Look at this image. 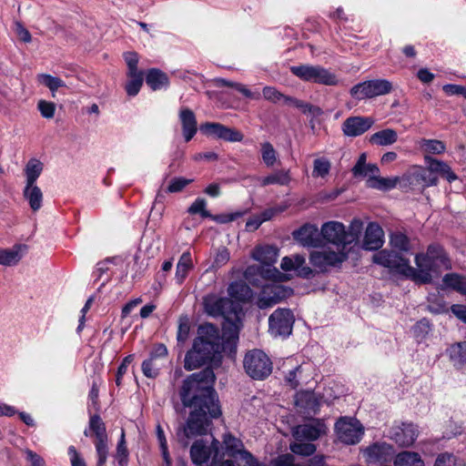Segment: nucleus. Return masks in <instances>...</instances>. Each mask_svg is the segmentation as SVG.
<instances>
[{
  "label": "nucleus",
  "mask_w": 466,
  "mask_h": 466,
  "mask_svg": "<svg viewBox=\"0 0 466 466\" xmlns=\"http://www.w3.org/2000/svg\"><path fill=\"white\" fill-rule=\"evenodd\" d=\"M221 336L218 326L206 322L198 328V336L184 360L185 370L190 371L206 366L199 372L190 374L179 389L182 405L188 409L184 423L177 429V438L183 448L198 436L211 433L213 420L222 416L218 394L214 388L213 368L220 366Z\"/></svg>",
  "instance_id": "f257e3e1"
},
{
  "label": "nucleus",
  "mask_w": 466,
  "mask_h": 466,
  "mask_svg": "<svg viewBox=\"0 0 466 466\" xmlns=\"http://www.w3.org/2000/svg\"><path fill=\"white\" fill-rule=\"evenodd\" d=\"M414 262L418 268L419 274L423 278L421 284H431L432 274H439L441 269L451 268V260L444 247L440 243H431L426 252H419L415 255Z\"/></svg>",
  "instance_id": "f03ea898"
},
{
  "label": "nucleus",
  "mask_w": 466,
  "mask_h": 466,
  "mask_svg": "<svg viewBox=\"0 0 466 466\" xmlns=\"http://www.w3.org/2000/svg\"><path fill=\"white\" fill-rule=\"evenodd\" d=\"M373 262L389 268L393 275H400L415 284L422 285L423 278L420 276L418 268L410 265V259L397 251L381 249L373 256Z\"/></svg>",
  "instance_id": "7ed1b4c3"
},
{
  "label": "nucleus",
  "mask_w": 466,
  "mask_h": 466,
  "mask_svg": "<svg viewBox=\"0 0 466 466\" xmlns=\"http://www.w3.org/2000/svg\"><path fill=\"white\" fill-rule=\"evenodd\" d=\"M202 304L204 311L208 316L213 318L222 317L226 325H235V322H241L242 307L229 298L218 297L210 293L203 298Z\"/></svg>",
  "instance_id": "20e7f679"
},
{
  "label": "nucleus",
  "mask_w": 466,
  "mask_h": 466,
  "mask_svg": "<svg viewBox=\"0 0 466 466\" xmlns=\"http://www.w3.org/2000/svg\"><path fill=\"white\" fill-rule=\"evenodd\" d=\"M84 435L94 438L96 466H105L109 453L108 435L106 423L98 413L89 415L88 428L85 429Z\"/></svg>",
  "instance_id": "39448f33"
},
{
  "label": "nucleus",
  "mask_w": 466,
  "mask_h": 466,
  "mask_svg": "<svg viewBox=\"0 0 466 466\" xmlns=\"http://www.w3.org/2000/svg\"><path fill=\"white\" fill-rule=\"evenodd\" d=\"M243 367L250 378L263 380L271 374L273 364L263 350L255 349L246 353Z\"/></svg>",
  "instance_id": "423d86ee"
},
{
  "label": "nucleus",
  "mask_w": 466,
  "mask_h": 466,
  "mask_svg": "<svg viewBox=\"0 0 466 466\" xmlns=\"http://www.w3.org/2000/svg\"><path fill=\"white\" fill-rule=\"evenodd\" d=\"M291 73L299 78L323 86H337L339 80L337 76L330 70L321 66L299 65L290 68Z\"/></svg>",
  "instance_id": "0eeeda50"
},
{
  "label": "nucleus",
  "mask_w": 466,
  "mask_h": 466,
  "mask_svg": "<svg viewBox=\"0 0 466 466\" xmlns=\"http://www.w3.org/2000/svg\"><path fill=\"white\" fill-rule=\"evenodd\" d=\"M295 316L290 309L278 308L268 317V333L274 338L287 339L292 334Z\"/></svg>",
  "instance_id": "6e6552de"
},
{
  "label": "nucleus",
  "mask_w": 466,
  "mask_h": 466,
  "mask_svg": "<svg viewBox=\"0 0 466 466\" xmlns=\"http://www.w3.org/2000/svg\"><path fill=\"white\" fill-rule=\"evenodd\" d=\"M335 431L338 439L345 444L360 442L364 433L362 425L355 419L339 418L335 423Z\"/></svg>",
  "instance_id": "1a4fd4ad"
},
{
  "label": "nucleus",
  "mask_w": 466,
  "mask_h": 466,
  "mask_svg": "<svg viewBox=\"0 0 466 466\" xmlns=\"http://www.w3.org/2000/svg\"><path fill=\"white\" fill-rule=\"evenodd\" d=\"M201 134L208 137L221 139L226 142H241L244 138L242 132L235 127H229L218 122H205L199 126Z\"/></svg>",
  "instance_id": "9d476101"
},
{
  "label": "nucleus",
  "mask_w": 466,
  "mask_h": 466,
  "mask_svg": "<svg viewBox=\"0 0 466 466\" xmlns=\"http://www.w3.org/2000/svg\"><path fill=\"white\" fill-rule=\"evenodd\" d=\"M262 91L266 98L274 102L283 98L286 104H290L292 106L299 109L304 115H311L313 117H317L323 114V110L319 106L292 96H285L278 89H262Z\"/></svg>",
  "instance_id": "9b49d317"
},
{
  "label": "nucleus",
  "mask_w": 466,
  "mask_h": 466,
  "mask_svg": "<svg viewBox=\"0 0 466 466\" xmlns=\"http://www.w3.org/2000/svg\"><path fill=\"white\" fill-rule=\"evenodd\" d=\"M347 259L346 253L335 251H313L309 256V262L313 267L325 271L328 266H338Z\"/></svg>",
  "instance_id": "f8f14e48"
},
{
  "label": "nucleus",
  "mask_w": 466,
  "mask_h": 466,
  "mask_svg": "<svg viewBox=\"0 0 466 466\" xmlns=\"http://www.w3.org/2000/svg\"><path fill=\"white\" fill-rule=\"evenodd\" d=\"M322 241L332 243L337 246H346V229L343 223L339 221H329L322 225L320 230Z\"/></svg>",
  "instance_id": "ddd939ff"
},
{
  "label": "nucleus",
  "mask_w": 466,
  "mask_h": 466,
  "mask_svg": "<svg viewBox=\"0 0 466 466\" xmlns=\"http://www.w3.org/2000/svg\"><path fill=\"white\" fill-rule=\"evenodd\" d=\"M293 238L304 247L319 248L323 246L320 231L315 225L305 224L292 233Z\"/></svg>",
  "instance_id": "4468645a"
},
{
  "label": "nucleus",
  "mask_w": 466,
  "mask_h": 466,
  "mask_svg": "<svg viewBox=\"0 0 466 466\" xmlns=\"http://www.w3.org/2000/svg\"><path fill=\"white\" fill-rule=\"evenodd\" d=\"M212 441L210 445H208V441L203 439L196 440L189 451L190 459L195 465H203L207 463L210 458H213L215 454L214 442L218 441L212 435Z\"/></svg>",
  "instance_id": "2eb2a0df"
},
{
  "label": "nucleus",
  "mask_w": 466,
  "mask_h": 466,
  "mask_svg": "<svg viewBox=\"0 0 466 466\" xmlns=\"http://www.w3.org/2000/svg\"><path fill=\"white\" fill-rule=\"evenodd\" d=\"M374 120L367 116H350L342 123L343 134L347 137H359L368 131Z\"/></svg>",
  "instance_id": "dca6fc26"
},
{
  "label": "nucleus",
  "mask_w": 466,
  "mask_h": 466,
  "mask_svg": "<svg viewBox=\"0 0 466 466\" xmlns=\"http://www.w3.org/2000/svg\"><path fill=\"white\" fill-rule=\"evenodd\" d=\"M407 180L412 187H418L420 188L437 186L439 183L438 176L432 174L429 167L414 169L408 175Z\"/></svg>",
  "instance_id": "f3484780"
},
{
  "label": "nucleus",
  "mask_w": 466,
  "mask_h": 466,
  "mask_svg": "<svg viewBox=\"0 0 466 466\" xmlns=\"http://www.w3.org/2000/svg\"><path fill=\"white\" fill-rule=\"evenodd\" d=\"M124 58L127 66V75L129 82L127 87H141L144 82V73L138 70V55L135 52L124 54Z\"/></svg>",
  "instance_id": "a211bd4d"
},
{
  "label": "nucleus",
  "mask_w": 466,
  "mask_h": 466,
  "mask_svg": "<svg viewBox=\"0 0 466 466\" xmlns=\"http://www.w3.org/2000/svg\"><path fill=\"white\" fill-rule=\"evenodd\" d=\"M384 232L376 222L369 223L363 239V248L367 250H378L384 243Z\"/></svg>",
  "instance_id": "6ab92c4d"
},
{
  "label": "nucleus",
  "mask_w": 466,
  "mask_h": 466,
  "mask_svg": "<svg viewBox=\"0 0 466 466\" xmlns=\"http://www.w3.org/2000/svg\"><path fill=\"white\" fill-rule=\"evenodd\" d=\"M295 405L307 413L316 415L321 406L320 398L314 391H299L296 394Z\"/></svg>",
  "instance_id": "aec40b11"
},
{
  "label": "nucleus",
  "mask_w": 466,
  "mask_h": 466,
  "mask_svg": "<svg viewBox=\"0 0 466 466\" xmlns=\"http://www.w3.org/2000/svg\"><path fill=\"white\" fill-rule=\"evenodd\" d=\"M418 434L416 425L403 422L400 427L395 430L393 440L400 447H410L415 442Z\"/></svg>",
  "instance_id": "412c9836"
},
{
  "label": "nucleus",
  "mask_w": 466,
  "mask_h": 466,
  "mask_svg": "<svg viewBox=\"0 0 466 466\" xmlns=\"http://www.w3.org/2000/svg\"><path fill=\"white\" fill-rule=\"evenodd\" d=\"M446 355L455 370H466V340L451 344Z\"/></svg>",
  "instance_id": "4be33fe9"
},
{
  "label": "nucleus",
  "mask_w": 466,
  "mask_h": 466,
  "mask_svg": "<svg viewBox=\"0 0 466 466\" xmlns=\"http://www.w3.org/2000/svg\"><path fill=\"white\" fill-rule=\"evenodd\" d=\"M424 160L427 166H429V168L431 170L432 174L441 176L449 183H452L458 179V176L446 162L428 155H425Z\"/></svg>",
  "instance_id": "5701e85b"
},
{
  "label": "nucleus",
  "mask_w": 466,
  "mask_h": 466,
  "mask_svg": "<svg viewBox=\"0 0 466 466\" xmlns=\"http://www.w3.org/2000/svg\"><path fill=\"white\" fill-rule=\"evenodd\" d=\"M228 294L235 303H247L253 298V290L243 280H236L228 287Z\"/></svg>",
  "instance_id": "b1692460"
},
{
  "label": "nucleus",
  "mask_w": 466,
  "mask_h": 466,
  "mask_svg": "<svg viewBox=\"0 0 466 466\" xmlns=\"http://www.w3.org/2000/svg\"><path fill=\"white\" fill-rule=\"evenodd\" d=\"M179 119L182 126V133L186 142H189L198 131V123L194 112L183 107L179 111Z\"/></svg>",
  "instance_id": "393cba45"
},
{
  "label": "nucleus",
  "mask_w": 466,
  "mask_h": 466,
  "mask_svg": "<svg viewBox=\"0 0 466 466\" xmlns=\"http://www.w3.org/2000/svg\"><path fill=\"white\" fill-rule=\"evenodd\" d=\"M321 435V424L317 420L316 424H302L297 426L293 431L296 441H316Z\"/></svg>",
  "instance_id": "a878e982"
},
{
  "label": "nucleus",
  "mask_w": 466,
  "mask_h": 466,
  "mask_svg": "<svg viewBox=\"0 0 466 466\" xmlns=\"http://www.w3.org/2000/svg\"><path fill=\"white\" fill-rule=\"evenodd\" d=\"M238 322H235V325H229V332L226 324H223V336H221V346L220 354L223 351L228 350L229 353L235 354L237 351V343L238 339Z\"/></svg>",
  "instance_id": "bb28decb"
},
{
  "label": "nucleus",
  "mask_w": 466,
  "mask_h": 466,
  "mask_svg": "<svg viewBox=\"0 0 466 466\" xmlns=\"http://www.w3.org/2000/svg\"><path fill=\"white\" fill-rule=\"evenodd\" d=\"M194 268L192 256L189 251H185L180 256L176 267L175 280L178 285H182L187 278L190 270Z\"/></svg>",
  "instance_id": "cd10ccee"
},
{
  "label": "nucleus",
  "mask_w": 466,
  "mask_h": 466,
  "mask_svg": "<svg viewBox=\"0 0 466 466\" xmlns=\"http://www.w3.org/2000/svg\"><path fill=\"white\" fill-rule=\"evenodd\" d=\"M221 452H224V456L228 455L230 458H236L239 453H245L250 455L247 451H241L242 442L240 440L234 437L230 432L224 434L223 442L220 443Z\"/></svg>",
  "instance_id": "c85d7f7f"
},
{
  "label": "nucleus",
  "mask_w": 466,
  "mask_h": 466,
  "mask_svg": "<svg viewBox=\"0 0 466 466\" xmlns=\"http://www.w3.org/2000/svg\"><path fill=\"white\" fill-rule=\"evenodd\" d=\"M25 248V245L15 244L12 248H0V265H16L22 259L21 249Z\"/></svg>",
  "instance_id": "c756f323"
},
{
  "label": "nucleus",
  "mask_w": 466,
  "mask_h": 466,
  "mask_svg": "<svg viewBox=\"0 0 466 466\" xmlns=\"http://www.w3.org/2000/svg\"><path fill=\"white\" fill-rule=\"evenodd\" d=\"M277 257L278 249L273 246L257 247L253 253V258L267 267L273 266Z\"/></svg>",
  "instance_id": "7c9ffc66"
},
{
  "label": "nucleus",
  "mask_w": 466,
  "mask_h": 466,
  "mask_svg": "<svg viewBox=\"0 0 466 466\" xmlns=\"http://www.w3.org/2000/svg\"><path fill=\"white\" fill-rule=\"evenodd\" d=\"M442 286L466 295V277L458 273H447L442 278Z\"/></svg>",
  "instance_id": "2f4dec72"
},
{
  "label": "nucleus",
  "mask_w": 466,
  "mask_h": 466,
  "mask_svg": "<svg viewBox=\"0 0 466 466\" xmlns=\"http://www.w3.org/2000/svg\"><path fill=\"white\" fill-rule=\"evenodd\" d=\"M24 198L28 201L33 211H37L42 207L43 193L39 187L35 184L29 186L25 184L23 191Z\"/></svg>",
  "instance_id": "473e14b6"
},
{
  "label": "nucleus",
  "mask_w": 466,
  "mask_h": 466,
  "mask_svg": "<svg viewBox=\"0 0 466 466\" xmlns=\"http://www.w3.org/2000/svg\"><path fill=\"white\" fill-rule=\"evenodd\" d=\"M397 139V132L391 128H386L371 135L370 142L377 146H389L395 143Z\"/></svg>",
  "instance_id": "72a5a7b5"
},
{
  "label": "nucleus",
  "mask_w": 466,
  "mask_h": 466,
  "mask_svg": "<svg viewBox=\"0 0 466 466\" xmlns=\"http://www.w3.org/2000/svg\"><path fill=\"white\" fill-rule=\"evenodd\" d=\"M395 466H424L420 455L414 451H401L397 454L394 460Z\"/></svg>",
  "instance_id": "f704fd0d"
},
{
  "label": "nucleus",
  "mask_w": 466,
  "mask_h": 466,
  "mask_svg": "<svg viewBox=\"0 0 466 466\" xmlns=\"http://www.w3.org/2000/svg\"><path fill=\"white\" fill-rule=\"evenodd\" d=\"M398 177H382L370 176L367 180V186L371 188L388 191L394 188L398 184Z\"/></svg>",
  "instance_id": "c9c22d12"
},
{
  "label": "nucleus",
  "mask_w": 466,
  "mask_h": 466,
  "mask_svg": "<svg viewBox=\"0 0 466 466\" xmlns=\"http://www.w3.org/2000/svg\"><path fill=\"white\" fill-rule=\"evenodd\" d=\"M390 244L400 252L408 253L411 249L410 238L401 231H394L390 234Z\"/></svg>",
  "instance_id": "e433bc0d"
},
{
  "label": "nucleus",
  "mask_w": 466,
  "mask_h": 466,
  "mask_svg": "<svg viewBox=\"0 0 466 466\" xmlns=\"http://www.w3.org/2000/svg\"><path fill=\"white\" fill-rule=\"evenodd\" d=\"M118 466H127L129 461V451L126 441L125 430L121 429V434L116 444V453L114 455Z\"/></svg>",
  "instance_id": "4c0bfd02"
},
{
  "label": "nucleus",
  "mask_w": 466,
  "mask_h": 466,
  "mask_svg": "<svg viewBox=\"0 0 466 466\" xmlns=\"http://www.w3.org/2000/svg\"><path fill=\"white\" fill-rule=\"evenodd\" d=\"M147 85L151 87H158L169 85L168 77L166 73L157 68H151L147 70L146 76L144 75Z\"/></svg>",
  "instance_id": "58836bf2"
},
{
  "label": "nucleus",
  "mask_w": 466,
  "mask_h": 466,
  "mask_svg": "<svg viewBox=\"0 0 466 466\" xmlns=\"http://www.w3.org/2000/svg\"><path fill=\"white\" fill-rule=\"evenodd\" d=\"M43 170V163L37 159H30L25 167L26 184L29 186L35 184Z\"/></svg>",
  "instance_id": "ea45409f"
},
{
  "label": "nucleus",
  "mask_w": 466,
  "mask_h": 466,
  "mask_svg": "<svg viewBox=\"0 0 466 466\" xmlns=\"http://www.w3.org/2000/svg\"><path fill=\"white\" fill-rule=\"evenodd\" d=\"M431 329V323L427 318L418 320L412 327L413 337L418 342L424 340Z\"/></svg>",
  "instance_id": "a19ab883"
},
{
  "label": "nucleus",
  "mask_w": 466,
  "mask_h": 466,
  "mask_svg": "<svg viewBox=\"0 0 466 466\" xmlns=\"http://www.w3.org/2000/svg\"><path fill=\"white\" fill-rule=\"evenodd\" d=\"M420 148L426 154H442L446 150L444 142L437 139H425L420 141Z\"/></svg>",
  "instance_id": "79ce46f5"
},
{
  "label": "nucleus",
  "mask_w": 466,
  "mask_h": 466,
  "mask_svg": "<svg viewBox=\"0 0 466 466\" xmlns=\"http://www.w3.org/2000/svg\"><path fill=\"white\" fill-rule=\"evenodd\" d=\"M141 370L145 377L148 379H156L159 376L161 367L157 360L151 358L146 359L141 364Z\"/></svg>",
  "instance_id": "37998d69"
},
{
  "label": "nucleus",
  "mask_w": 466,
  "mask_h": 466,
  "mask_svg": "<svg viewBox=\"0 0 466 466\" xmlns=\"http://www.w3.org/2000/svg\"><path fill=\"white\" fill-rule=\"evenodd\" d=\"M290 451L297 455L310 456L316 451V445L303 441H296L290 444Z\"/></svg>",
  "instance_id": "c03bdc74"
},
{
  "label": "nucleus",
  "mask_w": 466,
  "mask_h": 466,
  "mask_svg": "<svg viewBox=\"0 0 466 466\" xmlns=\"http://www.w3.org/2000/svg\"><path fill=\"white\" fill-rule=\"evenodd\" d=\"M207 201L205 198H198L187 208V213L190 215L199 214L203 218H209L211 217L210 211L206 209Z\"/></svg>",
  "instance_id": "a18cd8bd"
},
{
  "label": "nucleus",
  "mask_w": 466,
  "mask_h": 466,
  "mask_svg": "<svg viewBox=\"0 0 466 466\" xmlns=\"http://www.w3.org/2000/svg\"><path fill=\"white\" fill-rule=\"evenodd\" d=\"M363 228V223L360 219L354 218L350 226V230L346 231V246L358 240Z\"/></svg>",
  "instance_id": "49530a36"
},
{
  "label": "nucleus",
  "mask_w": 466,
  "mask_h": 466,
  "mask_svg": "<svg viewBox=\"0 0 466 466\" xmlns=\"http://www.w3.org/2000/svg\"><path fill=\"white\" fill-rule=\"evenodd\" d=\"M261 157L267 167H272L277 161V152L269 142L261 145Z\"/></svg>",
  "instance_id": "de8ad7c7"
},
{
  "label": "nucleus",
  "mask_w": 466,
  "mask_h": 466,
  "mask_svg": "<svg viewBox=\"0 0 466 466\" xmlns=\"http://www.w3.org/2000/svg\"><path fill=\"white\" fill-rule=\"evenodd\" d=\"M215 454L209 466H236L232 460H224V452H221L220 441L214 442Z\"/></svg>",
  "instance_id": "09e8293b"
},
{
  "label": "nucleus",
  "mask_w": 466,
  "mask_h": 466,
  "mask_svg": "<svg viewBox=\"0 0 466 466\" xmlns=\"http://www.w3.org/2000/svg\"><path fill=\"white\" fill-rule=\"evenodd\" d=\"M193 182V179L186 178L183 177H173L167 189V193H178L181 192L187 186L190 185Z\"/></svg>",
  "instance_id": "8fccbe9b"
},
{
  "label": "nucleus",
  "mask_w": 466,
  "mask_h": 466,
  "mask_svg": "<svg viewBox=\"0 0 466 466\" xmlns=\"http://www.w3.org/2000/svg\"><path fill=\"white\" fill-rule=\"evenodd\" d=\"M190 331V323L187 316H181L178 319V328L177 332V339L179 343H184L188 339Z\"/></svg>",
  "instance_id": "3c124183"
},
{
  "label": "nucleus",
  "mask_w": 466,
  "mask_h": 466,
  "mask_svg": "<svg viewBox=\"0 0 466 466\" xmlns=\"http://www.w3.org/2000/svg\"><path fill=\"white\" fill-rule=\"evenodd\" d=\"M289 182V177L288 173L285 172H277L271 175H268L262 179V185L268 186V185H281L285 186L288 185Z\"/></svg>",
  "instance_id": "603ef678"
},
{
  "label": "nucleus",
  "mask_w": 466,
  "mask_h": 466,
  "mask_svg": "<svg viewBox=\"0 0 466 466\" xmlns=\"http://www.w3.org/2000/svg\"><path fill=\"white\" fill-rule=\"evenodd\" d=\"M246 213H247V211L244 210V211H235L232 213H222V214H217V215L211 214V217H209V218L218 224H227V223L237 220L238 218L243 217Z\"/></svg>",
  "instance_id": "864d4df0"
},
{
  "label": "nucleus",
  "mask_w": 466,
  "mask_h": 466,
  "mask_svg": "<svg viewBox=\"0 0 466 466\" xmlns=\"http://www.w3.org/2000/svg\"><path fill=\"white\" fill-rule=\"evenodd\" d=\"M37 84L46 87H66V85L60 78L46 74L37 76Z\"/></svg>",
  "instance_id": "5fc2aeb1"
},
{
  "label": "nucleus",
  "mask_w": 466,
  "mask_h": 466,
  "mask_svg": "<svg viewBox=\"0 0 466 466\" xmlns=\"http://www.w3.org/2000/svg\"><path fill=\"white\" fill-rule=\"evenodd\" d=\"M266 289L270 293V296L276 299L277 304L285 299L292 292L291 289H287L281 285L266 288Z\"/></svg>",
  "instance_id": "6e6d98bb"
},
{
  "label": "nucleus",
  "mask_w": 466,
  "mask_h": 466,
  "mask_svg": "<svg viewBox=\"0 0 466 466\" xmlns=\"http://www.w3.org/2000/svg\"><path fill=\"white\" fill-rule=\"evenodd\" d=\"M330 169V164L328 160L317 158L313 163V176L324 177Z\"/></svg>",
  "instance_id": "4d7b16f0"
},
{
  "label": "nucleus",
  "mask_w": 466,
  "mask_h": 466,
  "mask_svg": "<svg viewBox=\"0 0 466 466\" xmlns=\"http://www.w3.org/2000/svg\"><path fill=\"white\" fill-rule=\"evenodd\" d=\"M276 299L270 296V293L268 292L266 289H264L258 298L257 305L260 309H266L268 308H272L275 306Z\"/></svg>",
  "instance_id": "13d9d810"
},
{
  "label": "nucleus",
  "mask_w": 466,
  "mask_h": 466,
  "mask_svg": "<svg viewBox=\"0 0 466 466\" xmlns=\"http://www.w3.org/2000/svg\"><path fill=\"white\" fill-rule=\"evenodd\" d=\"M385 451V444L373 443L368 447L367 454L370 459L380 461L384 458Z\"/></svg>",
  "instance_id": "bf43d9fd"
},
{
  "label": "nucleus",
  "mask_w": 466,
  "mask_h": 466,
  "mask_svg": "<svg viewBox=\"0 0 466 466\" xmlns=\"http://www.w3.org/2000/svg\"><path fill=\"white\" fill-rule=\"evenodd\" d=\"M37 108L45 118H52L55 116L56 106L53 102L40 100L37 104Z\"/></svg>",
  "instance_id": "052dcab7"
},
{
  "label": "nucleus",
  "mask_w": 466,
  "mask_h": 466,
  "mask_svg": "<svg viewBox=\"0 0 466 466\" xmlns=\"http://www.w3.org/2000/svg\"><path fill=\"white\" fill-rule=\"evenodd\" d=\"M168 355V350H167V348L165 344L163 343H156L153 345L150 352H149V358L153 359V360H161V359H166Z\"/></svg>",
  "instance_id": "680f3d73"
},
{
  "label": "nucleus",
  "mask_w": 466,
  "mask_h": 466,
  "mask_svg": "<svg viewBox=\"0 0 466 466\" xmlns=\"http://www.w3.org/2000/svg\"><path fill=\"white\" fill-rule=\"evenodd\" d=\"M434 466H456V457L449 452L441 453L436 458Z\"/></svg>",
  "instance_id": "e2e57ef3"
},
{
  "label": "nucleus",
  "mask_w": 466,
  "mask_h": 466,
  "mask_svg": "<svg viewBox=\"0 0 466 466\" xmlns=\"http://www.w3.org/2000/svg\"><path fill=\"white\" fill-rule=\"evenodd\" d=\"M391 83L385 79L367 80L355 85L353 87H391Z\"/></svg>",
  "instance_id": "0e129e2a"
},
{
  "label": "nucleus",
  "mask_w": 466,
  "mask_h": 466,
  "mask_svg": "<svg viewBox=\"0 0 466 466\" xmlns=\"http://www.w3.org/2000/svg\"><path fill=\"white\" fill-rule=\"evenodd\" d=\"M101 384V380H94L91 385V389L88 393V398L92 401V404L95 406L96 410L99 409V387Z\"/></svg>",
  "instance_id": "69168bd1"
},
{
  "label": "nucleus",
  "mask_w": 466,
  "mask_h": 466,
  "mask_svg": "<svg viewBox=\"0 0 466 466\" xmlns=\"http://www.w3.org/2000/svg\"><path fill=\"white\" fill-rule=\"evenodd\" d=\"M274 466H304V464L295 463L294 456L290 453H286L277 458Z\"/></svg>",
  "instance_id": "338daca9"
},
{
  "label": "nucleus",
  "mask_w": 466,
  "mask_h": 466,
  "mask_svg": "<svg viewBox=\"0 0 466 466\" xmlns=\"http://www.w3.org/2000/svg\"><path fill=\"white\" fill-rule=\"evenodd\" d=\"M26 460L31 463V466H46L44 459L36 452L26 450Z\"/></svg>",
  "instance_id": "774afa93"
}]
</instances>
